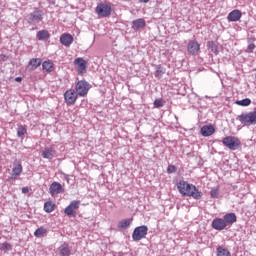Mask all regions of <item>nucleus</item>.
<instances>
[{"label": "nucleus", "instance_id": "nucleus-20", "mask_svg": "<svg viewBox=\"0 0 256 256\" xmlns=\"http://www.w3.org/2000/svg\"><path fill=\"white\" fill-rule=\"evenodd\" d=\"M43 159H53L55 157V150L53 148H45L41 153Z\"/></svg>", "mask_w": 256, "mask_h": 256}, {"label": "nucleus", "instance_id": "nucleus-16", "mask_svg": "<svg viewBox=\"0 0 256 256\" xmlns=\"http://www.w3.org/2000/svg\"><path fill=\"white\" fill-rule=\"evenodd\" d=\"M223 219L226 226L237 223V215H235V213H227L226 215H224Z\"/></svg>", "mask_w": 256, "mask_h": 256}, {"label": "nucleus", "instance_id": "nucleus-40", "mask_svg": "<svg viewBox=\"0 0 256 256\" xmlns=\"http://www.w3.org/2000/svg\"><path fill=\"white\" fill-rule=\"evenodd\" d=\"M51 5H55V0H48Z\"/></svg>", "mask_w": 256, "mask_h": 256}, {"label": "nucleus", "instance_id": "nucleus-30", "mask_svg": "<svg viewBox=\"0 0 256 256\" xmlns=\"http://www.w3.org/2000/svg\"><path fill=\"white\" fill-rule=\"evenodd\" d=\"M46 234L47 229H45L44 227H40L34 232L35 237H43Z\"/></svg>", "mask_w": 256, "mask_h": 256}, {"label": "nucleus", "instance_id": "nucleus-18", "mask_svg": "<svg viewBox=\"0 0 256 256\" xmlns=\"http://www.w3.org/2000/svg\"><path fill=\"white\" fill-rule=\"evenodd\" d=\"M60 43H62L64 47H69L73 43V36L71 34H63L60 37Z\"/></svg>", "mask_w": 256, "mask_h": 256}, {"label": "nucleus", "instance_id": "nucleus-19", "mask_svg": "<svg viewBox=\"0 0 256 256\" xmlns=\"http://www.w3.org/2000/svg\"><path fill=\"white\" fill-rule=\"evenodd\" d=\"M59 251H60V255L61 256H70L71 255V246H69V244L67 243H63L60 247H59Z\"/></svg>", "mask_w": 256, "mask_h": 256}, {"label": "nucleus", "instance_id": "nucleus-9", "mask_svg": "<svg viewBox=\"0 0 256 256\" xmlns=\"http://www.w3.org/2000/svg\"><path fill=\"white\" fill-rule=\"evenodd\" d=\"M74 65L77 67L78 75H85L87 73V62L83 58H76Z\"/></svg>", "mask_w": 256, "mask_h": 256}, {"label": "nucleus", "instance_id": "nucleus-31", "mask_svg": "<svg viewBox=\"0 0 256 256\" xmlns=\"http://www.w3.org/2000/svg\"><path fill=\"white\" fill-rule=\"evenodd\" d=\"M0 249L2 251H11V249H13V246H11L10 243L4 242L0 245Z\"/></svg>", "mask_w": 256, "mask_h": 256}, {"label": "nucleus", "instance_id": "nucleus-4", "mask_svg": "<svg viewBox=\"0 0 256 256\" xmlns=\"http://www.w3.org/2000/svg\"><path fill=\"white\" fill-rule=\"evenodd\" d=\"M89 89H91V84L85 80H80L76 83L75 91L79 97H87Z\"/></svg>", "mask_w": 256, "mask_h": 256}, {"label": "nucleus", "instance_id": "nucleus-39", "mask_svg": "<svg viewBox=\"0 0 256 256\" xmlns=\"http://www.w3.org/2000/svg\"><path fill=\"white\" fill-rule=\"evenodd\" d=\"M139 1V3H149V1H151V0H138Z\"/></svg>", "mask_w": 256, "mask_h": 256}, {"label": "nucleus", "instance_id": "nucleus-29", "mask_svg": "<svg viewBox=\"0 0 256 256\" xmlns=\"http://www.w3.org/2000/svg\"><path fill=\"white\" fill-rule=\"evenodd\" d=\"M130 225H131V220L124 219V220L119 222L118 227L120 229H127V227H129Z\"/></svg>", "mask_w": 256, "mask_h": 256}, {"label": "nucleus", "instance_id": "nucleus-10", "mask_svg": "<svg viewBox=\"0 0 256 256\" xmlns=\"http://www.w3.org/2000/svg\"><path fill=\"white\" fill-rule=\"evenodd\" d=\"M27 21L31 25H35L36 23L43 21V13H41L39 10H36L28 15Z\"/></svg>", "mask_w": 256, "mask_h": 256}, {"label": "nucleus", "instance_id": "nucleus-15", "mask_svg": "<svg viewBox=\"0 0 256 256\" xmlns=\"http://www.w3.org/2000/svg\"><path fill=\"white\" fill-rule=\"evenodd\" d=\"M215 133V127L213 125H206L201 128V135L203 137H211Z\"/></svg>", "mask_w": 256, "mask_h": 256}, {"label": "nucleus", "instance_id": "nucleus-22", "mask_svg": "<svg viewBox=\"0 0 256 256\" xmlns=\"http://www.w3.org/2000/svg\"><path fill=\"white\" fill-rule=\"evenodd\" d=\"M21 173H23V166L21 164H18L12 169L11 179H17V177H19Z\"/></svg>", "mask_w": 256, "mask_h": 256}, {"label": "nucleus", "instance_id": "nucleus-36", "mask_svg": "<svg viewBox=\"0 0 256 256\" xmlns=\"http://www.w3.org/2000/svg\"><path fill=\"white\" fill-rule=\"evenodd\" d=\"M255 49V44L250 43L247 47V53H253V50Z\"/></svg>", "mask_w": 256, "mask_h": 256}, {"label": "nucleus", "instance_id": "nucleus-2", "mask_svg": "<svg viewBox=\"0 0 256 256\" xmlns=\"http://www.w3.org/2000/svg\"><path fill=\"white\" fill-rule=\"evenodd\" d=\"M237 121L241 122L244 127H249L251 125H256V110L252 112L242 113L237 116Z\"/></svg>", "mask_w": 256, "mask_h": 256}, {"label": "nucleus", "instance_id": "nucleus-3", "mask_svg": "<svg viewBox=\"0 0 256 256\" xmlns=\"http://www.w3.org/2000/svg\"><path fill=\"white\" fill-rule=\"evenodd\" d=\"M112 11L113 8L110 2L99 3L96 7L98 17H111Z\"/></svg>", "mask_w": 256, "mask_h": 256}, {"label": "nucleus", "instance_id": "nucleus-35", "mask_svg": "<svg viewBox=\"0 0 256 256\" xmlns=\"http://www.w3.org/2000/svg\"><path fill=\"white\" fill-rule=\"evenodd\" d=\"M177 171V168L173 165H169L167 168V173H175Z\"/></svg>", "mask_w": 256, "mask_h": 256}, {"label": "nucleus", "instance_id": "nucleus-17", "mask_svg": "<svg viewBox=\"0 0 256 256\" xmlns=\"http://www.w3.org/2000/svg\"><path fill=\"white\" fill-rule=\"evenodd\" d=\"M241 17H242V14L240 10H233L228 14L227 19L228 21H231V22H237L239 21V19H241Z\"/></svg>", "mask_w": 256, "mask_h": 256}, {"label": "nucleus", "instance_id": "nucleus-25", "mask_svg": "<svg viewBox=\"0 0 256 256\" xmlns=\"http://www.w3.org/2000/svg\"><path fill=\"white\" fill-rule=\"evenodd\" d=\"M207 47H208V49H210V51H211L212 53H214L215 55H218V54H219V50H218L217 44H215V42H213V41H208V42H207Z\"/></svg>", "mask_w": 256, "mask_h": 256}, {"label": "nucleus", "instance_id": "nucleus-14", "mask_svg": "<svg viewBox=\"0 0 256 256\" xmlns=\"http://www.w3.org/2000/svg\"><path fill=\"white\" fill-rule=\"evenodd\" d=\"M41 63H43L41 58H33L29 61L28 65H27V69L29 71H35V69H37V67L41 66Z\"/></svg>", "mask_w": 256, "mask_h": 256}, {"label": "nucleus", "instance_id": "nucleus-11", "mask_svg": "<svg viewBox=\"0 0 256 256\" xmlns=\"http://www.w3.org/2000/svg\"><path fill=\"white\" fill-rule=\"evenodd\" d=\"M49 191H50V195L52 197H55V195H59V194L63 193L65 191V189L63 188V185H61V183L53 182L50 185Z\"/></svg>", "mask_w": 256, "mask_h": 256}, {"label": "nucleus", "instance_id": "nucleus-28", "mask_svg": "<svg viewBox=\"0 0 256 256\" xmlns=\"http://www.w3.org/2000/svg\"><path fill=\"white\" fill-rule=\"evenodd\" d=\"M217 256H231V252H229V250H227L223 247H218L217 248Z\"/></svg>", "mask_w": 256, "mask_h": 256}, {"label": "nucleus", "instance_id": "nucleus-38", "mask_svg": "<svg viewBox=\"0 0 256 256\" xmlns=\"http://www.w3.org/2000/svg\"><path fill=\"white\" fill-rule=\"evenodd\" d=\"M22 193H29V188L27 187L22 188Z\"/></svg>", "mask_w": 256, "mask_h": 256}, {"label": "nucleus", "instance_id": "nucleus-27", "mask_svg": "<svg viewBox=\"0 0 256 256\" xmlns=\"http://www.w3.org/2000/svg\"><path fill=\"white\" fill-rule=\"evenodd\" d=\"M236 105H240V107H249L251 105V99L245 98L242 100L236 101Z\"/></svg>", "mask_w": 256, "mask_h": 256}, {"label": "nucleus", "instance_id": "nucleus-34", "mask_svg": "<svg viewBox=\"0 0 256 256\" xmlns=\"http://www.w3.org/2000/svg\"><path fill=\"white\" fill-rule=\"evenodd\" d=\"M154 107H157V108L163 107V100H161V99H156V100L154 101Z\"/></svg>", "mask_w": 256, "mask_h": 256}, {"label": "nucleus", "instance_id": "nucleus-1", "mask_svg": "<svg viewBox=\"0 0 256 256\" xmlns=\"http://www.w3.org/2000/svg\"><path fill=\"white\" fill-rule=\"evenodd\" d=\"M179 193L186 197H193V199H201L203 193L195 187L193 184L187 183V181L181 180L177 184Z\"/></svg>", "mask_w": 256, "mask_h": 256}, {"label": "nucleus", "instance_id": "nucleus-7", "mask_svg": "<svg viewBox=\"0 0 256 256\" xmlns=\"http://www.w3.org/2000/svg\"><path fill=\"white\" fill-rule=\"evenodd\" d=\"M78 96L79 94H77L73 89L67 90L64 93V99L67 105H75Z\"/></svg>", "mask_w": 256, "mask_h": 256}, {"label": "nucleus", "instance_id": "nucleus-26", "mask_svg": "<svg viewBox=\"0 0 256 256\" xmlns=\"http://www.w3.org/2000/svg\"><path fill=\"white\" fill-rule=\"evenodd\" d=\"M42 69L51 73L53 71V63L51 61H44L42 63Z\"/></svg>", "mask_w": 256, "mask_h": 256}, {"label": "nucleus", "instance_id": "nucleus-41", "mask_svg": "<svg viewBox=\"0 0 256 256\" xmlns=\"http://www.w3.org/2000/svg\"><path fill=\"white\" fill-rule=\"evenodd\" d=\"M21 79H22L21 77H17L16 81H21Z\"/></svg>", "mask_w": 256, "mask_h": 256}, {"label": "nucleus", "instance_id": "nucleus-37", "mask_svg": "<svg viewBox=\"0 0 256 256\" xmlns=\"http://www.w3.org/2000/svg\"><path fill=\"white\" fill-rule=\"evenodd\" d=\"M156 73H157L158 75H163V74H165V70H163V69L161 68V66H158L157 69H156Z\"/></svg>", "mask_w": 256, "mask_h": 256}, {"label": "nucleus", "instance_id": "nucleus-8", "mask_svg": "<svg viewBox=\"0 0 256 256\" xmlns=\"http://www.w3.org/2000/svg\"><path fill=\"white\" fill-rule=\"evenodd\" d=\"M80 202L77 200L72 201L68 207L65 208L64 213L68 217H76L77 216V208L79 207Z\"/></svg>", "mask_w": 256, "mask_h": 256}, {"label": "nucleus", "instance_id": "nucleus-23", "mask_svg": "<svg viewBox=\"0 0 256 256\" xmlns=\"http://www.w3.org/2000/svg\"><path fill=\"white\" fill-rule=\"evenodd\" d=\"M143 27H145L144 19H137L132 22V28L134 29H143Z\"/></svg>", "mask_w": 256, "mask_h": 256}, {"label": "nucleus", "instance_id": "nucleus-32", "mask_svg": "<svg viewBox=\"0 0 256 256\" xmlns=\"http://www.w3.org/2000/svg\"><path fill=\"white\" fill-rule=\"evenodd\" d=\"M27 134V128H25L24 126H20L17 130V135L18 137H23V135Z\"/></svg>", "mask_w": 256, "mask_h": 256}, {"label": "nucleus", "instance_id": "nucleus-12", "mask_svg": "<svg viewBox=\"0 0 256 256\" xmlns=\"http://www.w3.org/2000/svg\"><path fill=\"white\" fill-rule=\"evenodd\" d=\"M200 45L197 41H190L187 46V51L190 55H198L200 51Z\"/></svg>", "mask_w": 256, "mask_h": 256}, {"label": "nucleus", "instance_id": "nucleus-21", "mask_svg": "<svg viewBox=\"0 0 256 256\" xmlns=\"http://www.w3.org/2000/svg\"><path fill=\"white\" fill-rule=\"evenodd\" d=\"M36 37L38 41H47V39L51 37V34H49V31L47 30H40L37 32Z\"/></svg>", "mask_w": 256, "mask_h": 256}, {"label": "nucleus", "instance_id": "nucleus-24", "mask_svg": "<svg viewBox=\"0 0 256 256\" xmlns=\"http://www.w3.org/2000/svg\"><path fill=\"white\" fill-rule=\"evenodd\" d=\"M44 211L46 213H53L55 211V204L52 201H48L44 203Z\"/></svg>", "mask_w": 256, "mask_h": 256}, {"label": "nucleus", "instance_id": "nucleus-33", "mask_svg": "<svg viewBox=\"0 0 256 256\" xmlns=\"http://www.w3.org/2000/svg\"><path fill=\"white\" fill-rule=\"evenodd\" d=\"M210 195L213 199H217V197H219V190L217 189H212L210 192Z\"/></svg>", "mask_w": 256, "mask_h": 256}, {"label": "nucleus", "instance_id": "nucleus-5", "mask_svg": "<svg viewBox=\"0 0 256 256\" xmlns=\"http://www.w3.org/2000/svg\"><path fill=\"white\" fill-rule=\"evenodd\" d=\"M223 146L227 147L231 151H236V149H239V146L241 145V142H239V139L233 136L225 137L222 140Z\"/></svg>", "mask_w": 256, "mask_h": 256}, {"label": "nucleus", "instance_id": "nucleus-13", "mask_svg": "<svg viewBox=\"0 0 256 256\" xmlns=\"http://www.w3.org/2000/svg\"><path fill=\"white\" fill-rule=\"evenodd\" d=\"M212 227L216 231H223V229H225L227 225L225 224V220L223 218H215L212 221Z\"/></svg>", "mask_w": 256, "mask_h": 256}, {"label": "nucleus", "instance_id": "nucleus-6", "mask_svg": "<svg viewBox=\"0 0 256 256\" xmlns=\"http://www.w3.org/2000/svg\"><path fill=\"white\" fill-rule=\"evenodd\" d=\"M148 231L149 228L146 225L136 227L132 233L133 241H141V239H145Z\"/></svg>", "mask_w": 256, "mask_h": 256}]
</instances>
